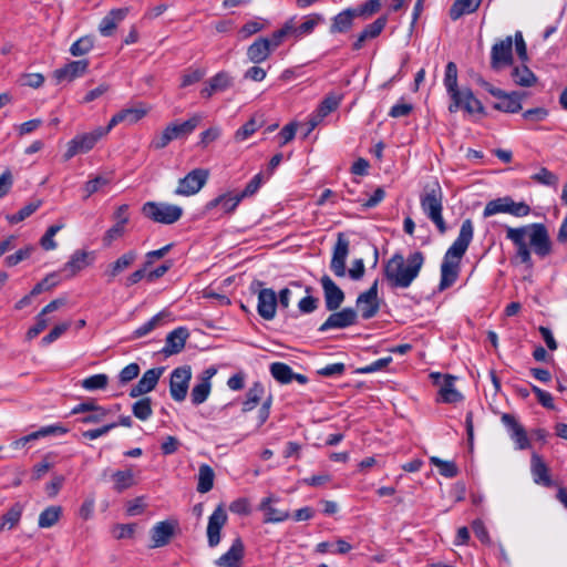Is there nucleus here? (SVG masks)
Returning a JSON list of instances; mask_svg holds the SVG:
<instances>
[{"mask_svg":"<svg viewBox=\"0 0 567 567\" xmlns=\"http://www.w3.org/2000/svg\"><path fill=\"white\" fill-rule=\"evenodd\" d=\"M506 238L516 248V259L528 269L534 267L530 249L542 259L548 257L553 251V243L548 229L540 223L517 228L507 227Z\"/></svg>","mask_w":567,"mask_h":567,"instance_id":"1","label":"nucleus"},{"mask_svg":"<svg viewBox=\"0 0 567 567\" xmlns=\"http://www.w3.org/2000/svg\"><path fill=\"white\" fill-rule=\"evenodd\" d=\"M474 237L473 221L465 219L454 243L446 250L441 265L439 290L443 291L455 284L461 270V259L465 255Z\"/></svg>","mask_w":567,"mask_h":567,"instance_id":"2","label":"nucleus"},{"mask_svg":"<svg viewBox=\"0 0 567 567\" xmlns=\"http://www.w3.org/2000/svg\"><path fill=\"white\" fill-rule=\"evenodd\" d=\"M423 264L421 251L410 254L406 259L401 254H394L384 265L383 274L391 288L405 289L417 278Z\"/></svg>","mask_w":567,"mask_h":567,"instance_id":"3","label":"nucleus"},{"mask_svg":"<svg viewBox=\"0 0 567 567\" xmlns=\"http://www.w3.org/2000/svg\"><path fill=\"white\" fill-rule=\"evenodd\" d=\"M444 86L451 99L449 105L450 113H455L463 110L468 114L480 113L484 114V106L482 102L475 97L472 90L466 87L458 89L457 85V66L454 62H449L445 66Z\"/></svg>","mask_w":567,"mask_h":567,"instance_id":"4","label":"nucleus"},{"mask_svg":"<svg viewBox=\"0 0 567 567\" xmlns=\"http://www.w3.org/2000/svg\"><path fill=\"white\" fill-rule=\"evenodd\" d=\"M420 205L424 215L435 225L437 231L444 235L447 225L443 217V190L437 182L426 185L420 196Z\"/></svg>","mask_w":567,"mask_h":567,"instance_id":"5","label":"nucleus"},{"mask_svg":"<svg viewBox=\"0 0 567 567\" xmlns=\"http://www.w3.org/2000/svg\"><path fill=\"white\" fill-rule=\"evenodd\" d=\"M142 213L154 223L172 225L181 219L183 209L168 203L147 202L143 205Z\"/></svg>","mask_w":567,"mask_h":567,"instance_id":"6","label":"nucleus"},{"mask_svg":"<svg viewBox=\"0 0 567 567\" xmlns=\"http://www.w3.org/2000/svg\"><path fill=\"white\" fill-rule=\"evenodd\" d=\"M110 132L109 127H97L90 133L76 135L68 143V148L64 154L66 161L80 153H86L91 151L97 141L105 136Z\"/></svg>","mask_w":567,"mask_h":567,"instance_id":"7","label":"nucleus"},{"mask_svg":"<svg viewBox=\"0 0 567 567\" xmlns=\"http://www.w3.org/2000/svg\"><path fill=\"white\" fill-rule=\"evenodd\" d=\"M480 84L482 85V80H480ZM483 86L489 94L499 100L493 106L495 110L506 113H518L522 110V99L525 96V93L517 91L506 93L487 82H483Z\"/></svg>","mask_w":567,"mask_h":567,"instance_id":"8","label":"nucleus"},{"mask_svg":"<svg viewBox=\"0 0 567 567\" xmlns=\"http://www.w3.org/2000/svg\"><path fill=\"white\" fill-rule=\"evenodd\" d=\"M208 177V169L195 168L178 181V185L174 193L179 196L195 195L205 186Z\"/></svg>","mask_w":567,"mask_h":567,"instance_id":"9","label":"nucleus"},{"mask_svg":"<svg viewBox=\"0 0 567 567\" xmlns=\"http://www.w3.org/2000/svg\"><path fill=\"white\" fill-rule=\"evenodd\" d=\"M192 369L189 365L178 367L172 371L169 394L174 401L183 402L186 399Z\"/></svg>","mask_w":567,"mask_h":567,"instance_id":"10","label":"nucleus"},{"mask_svg":"<svg viewBox=\"0 0 567 567\" xmlns=\"http://www.w3.org/2000/svg\"><path fill=\"white\" fill-rule=\"evenodd\" d=\"M513 38L496 41L491 49V68L498 71L513 64Z\"/></svg>","mask_w":567,"mask_h":567,"instance_id":"11","label":"nucleus"},{"mask_svg":"<svg viewBox=\"0 0 567 567\" xmlns=\"http://www.w3.org/2000/svg\"><path fill=\"white\" fill-rule=\"evenodd\" d=\"M350 243L343 233H339L333 246L330 269L337 277H344L347 274L346 261L349 255Z\"/></svg>","mask_w":567,"mask_h":567,"instance_id":"12","label":"nucleus"},{"mask_svg":"<svg viewBox=\"0 0 567 567\" xmlns=\"http://www.w3.org/2000/svg\"><path fill=\"white\" fill-rule=\"evenodd\" d=\"M358 313L353 308H343L340 311H332L327 320L319 327L320 332L331 329H344L357 323Z\"/></svg>","mask_w":567,"mask_h":567,"instance_id":"13","label":"nucleus"},{"mask_svg":"<svg viewBox=\"0 0 567 567\" xmlns=\"http://www.w3.org/2000/svg\"><path fill=\"white\" fill-rule=\"evenodd\" d=\"M378 284L379 281L374 280L372 286L357 298V307L364 320L373 318L380 309L378 301Z\"/></svg>","mask_w":567,"mask_h":567,"instance_id":"14","label":"nucleus"},{"mask_svg":"<svg viewBox=\"0 0 567 567\" xmlns=\"http://www.w3.org/2000/svg\"><path fill=\"white\" fill-rule=\"evenodd\" d=\"M226 523L227 513L224 509L223 505H219L215 508V511L208 518L206 534L209 547L214 548L220 543L221 529L226 525Z\"/></svg>","mask_w":567,"mask_h":567,"instance_id":"15","label":"nucleus"},{"mask_svg":"<svg viewBox=\"0 0 567 567\" xmlns=\"http://www.w3.org/2000/svg\"><path fill=\"white\" fill-rule=\"evenodd\" d=\"M431 378L440 386L439 394L444 403H456L463 400V395L455 389V377L451 374L432 373Z\"/></svg>","mask_w":567,"mask_h":567,"instance_id":"16","label":"nucleus"},{"mask_svg":"<svg viewBox=\"0 0 567 567\" xmlns=\"http://www.w3.org/2000/svg\"><path fill=\"white\" fill-rule=\"evenodd\" d=\"M320 284L323 290L327 310L334 311L339 309L346 298L342 289L328 275L321 277Z\"/></svg>","mask_w":567,"mask_h":567,"instance_id":"17","label":"nucleus"},{"mask_svg":"<svg viewBox=\"0 0 567 567\" xmlns=\"http://www.w3.org/2000/svg\"><path fill=\"white\" fill-rule=\"evenodd\" d=\"M164 372V368H153L144 372L142 378L138 380V382L131 389L130 396L131 398H138L141 395H144L151 391H153L157 383L159 378L162 377Z\"/></svg>","mask_w":567,"mask_h":567,"instance_id":"18","label":"nucleus"},{"mask_svg":"<svg viewBox=\"0 0 567 567\" xmlns=\"http://www.w3.org/2000/svg\"><path fill=\"white\" fill-rule=\"evenodd\" d=\"M502 423L508 430L511 439L516 443L518 450L529 447L527 433L522 424L518 423L513 414L504 413L501 417Z\"/></svg>","mask_w":567,"mask_h":567,"instance_id":"19","label":"nucleus"},{"mask_svg":"<svg viewBox=\"0 0 567 567\" xmlns=\"http://www.w3.org/2000/svg\"><path fill=\"white\" fill-rule=\"evenodd\" d=\"M278 299L276 292L270 288L260 289L258 292V315L265 320H272L276 316Z\"/></svg>","mask_w":567,"mask_h":567,"instance_id":"20","label":"nucleus"},{"mask_svg":"<svg viewBox=\"0 0 567 567\" xmlns=\"http://www.w3.org/2000/svg\"><path fill=\"white\" fill-rule=\"evenodd\" d=\"M245 556V545L240 537L234 539L230 548L216 561L217 567H240Z\"/></svg>","mask_w":567,"mask_h":567,"instance_id":"21","label":"nucleus"},{"mask_svg":"<svg viewBox=\"0 0 567 567\" xmlns=\"http://www.w3.org/2000/svg\"><path fill=\"white\" fill-rule=\"evenodd\" d=\"M388 23V17L381 16L372 23L367 24L364 29L358 34L357 40L352 44V49L355 51L361 50L365 42L378 38L384 30Z\"/></svg>","mask_w":567,"mask_h":567,"instance_id":"22","label":"nucleus"},{"mask_svg":"<svg viewBox=\"0 0 567 567\" xmlns=\"http://www.w3.org/2000/svg\"><path fill=\"white\" fill-rule=\"evenodd\" d=\"M234 85V78L226 71H220L209 79L207 85L202 89L200 95L209 99L213 94L225 92Z\"/></svg>","mask_w":567,"mask_h":567,"instance_id":"23","label":"nucleus"},{"mask_svg":"<svg viewBox=\"0 0 567 567\" xmlns=\"http://www.w3.org/2000/svg\"><path fill=\"white\" fill-rule=\"evenodd\" d=\"M89 68V60H78L66 63L64 66L56 69L53 76L58 83L63 81H73L74 79L83 75Z\"/></svg>","mask_w":567,"mask_h":567,"instance_id":"24","label":"nucleus"},{"mask_svg":"<svg viewBox=\"0 0 567 567\" xmlns=\"http://www.w3.org/2000/svg\"><path fill=\"white\" fill-rule=\"evenodd\" d=\"M90 265L89 252L85 250H75L68 262L63 265V267L58 271L60 272V277L62 275L65 279L73 278L78 272L83 270Z\"/></svg>","mask_w":567,"mask_h":567,"instance_id":"25","label":"nucleus"},{"mask_svg":"<svg viewBox=\"0 0 567 567\" xmlns=\"http://www.w3.org/2000/svg\"><path fill=\"white\" fill-rule=\"evenodd\" d=\"M189 332L185 327H178L169 332L166 337L165 347L162 349V353L165 355H172L179 353L184 348Z\"/></svg>","mask_w":567,"mask_h":567,"instance_id":"26","label":"nucleus"},{"mask_svg":"<svg viewBox=\"0 0 567 567\" xmlns=\"http://www.w3.org/2000/svg\"><path fill=\"white\" fill-rule=\"evenodd\" d=\"M530 473L535 484L545 487H550L553 485V480L547 464L544 462L543 457L536 453H533L530 458Z\"/></svg>","mask_w":567,"mask_h":567,"instance_id":"27","label":"nucleus"},{"mask_svg":"<svg viewBox=\"0 0 567 567\" xmlns=\"http://www.w3.org/2000/svg\"><path fill=\"white\" fill-rule=\"evenodd\" d=\"M128 8L112 9L100 22L99 31L103 37H111L117 25L126 18Z\"/></svg>","mask_w":567,"mask_h":567,"instance_id":"28","label":"nucleus"},{"mask_svg":"<svg viewBox=\"0 0 567 567\" xmlns=\"http://www.w3.org/2000/svg\"><path fill=\"white\" fill-rule=\"evenodd\" d=\"M136 259L137 252L135 250H128L120 256L115 261L111 262L104 272L107 277V281L111 282L114 278L128 269Z\"/></svg>","mask_w":567,"mask_h":567,"instance_id":"29","label":"nucleus"},{"mask_svg":"<svg viewBox=\"0 0 567 567\" xmlns=\"http://www.w3.org/2000/svg\"><path fill=\"white\" fill-rule=\"evenodd\" d=\"M68 432V429L62 426L61 424H52L42 426L40 430L34 431L17 441L13 442V447L19 449L24 446L27 443L31 441H35L42 437H47L50 435H63Z\"/></svg>","mask_w":567,"mask_h":567,"instance_id":"30","label":"nucleus"},{"mask_svg":"<svg viewBox=\"0 0 567 567\" xmlns=\"http://www.w3.org/2000/svg\"><path fill=\"white\" fill-rule=\"evenodd\" d=\"M278 498L269 496L261 501L260 511L264 512V523H281L290 517L288 509L277 508L272 505Z\"/></svg>","mask_w":567,"mask_h":567,"instance_id":"31","label":"nucleus"},{"mask_svg":"<svg viewBox=\"0 0 567 567\" xmlns=\"http://www.w3.org/2000/svg\"><path fill=\"white\" fill-rule=\"evenodd\" d=\"M147 114V110L143 107L124 109L114 114L110 120L107 127L111 131L120 123L134 124L142 120Z\"/></svg>","mask_w":567,"mask_h":567,"instance_id":"32","label":"nucleus"},{"mask_svg":"<svg viewBox=\"0 0 567 567\" xmlns=\"http://www.w3.org/2000/svg\"><path fill=\"white\" fill-rule=\"evenodd\" d=\"M271 52L267 38L260 37L247 48L246 54L250 62L259 64L266 61Z\"/></svg>","mask_w":567,"mask_h":567,"instance_id":"33","label":"nucleus"},{"mask_svg":"<svg viewBox=\"0 0 567 567\" xmlns=\"http://www.w3.org/2000/svg\"><path fill=\"white\" fill-rule=\"evenodd\" d=\"M174 535V524L171 522L164 520L157 523L152 529H151V538L153 540L152 548L156 547H163L167 545L171 540V538Z\"/></svg>","mask_w":567,"mask_h":567,"instance_id":"34","label":"nucleus"},{"mask_svg":"<svg viewBox=\"0 0 567 567\" xmlns=\"http://www.w3.org/2000/svg\"><path fill=\"white\" fill-rule=\"evenodd\" d=\"M203 116L200 114H194L187 121L183 123H171L167 128L173 140L182 138L192 134L195 128L199 125Z\"/></svg>","mask_w":567,"mask_h":567,"instance_id":"35","label":"nucleus"},{"mask_svg":"<svg viewBox=\"0 0 567 567\" xmlns=\"http://www.w3.org/2000/svg\"><path fill=\"white\" fill-rule=\"evenodd\" d=\"M357 18L352 8L346 9L338 13L332 19V23L330 25L331 33H346L348 32L352 25L353 20Z\"/></svg>","mask_w":567,"mask_h":567,"instance_id":"36","label":"nucleus"},{"mask_svg":"<svg viewBox=\"0 0 567 567\" xmlns=\"http://www.w3.org/2000/svg\"><path fill=\"white\" fill-rule=\"evenodd\" d=\"M481 3L482 0H455L450 8L449 16L453 21H456L464 14L475 12Z\"/></svg>","mask_w":567,"mask_h":567,"instance_id":"37","label":"nucleus"},{"mask_svg":"<svg viewBox=\"0 0 567 567\" xmlns=\"http://www.w3.org/2000/svg\"><path fill=\"white\" fill-rule=\"evenodd\" d=\"M241 202V198L238 195H230V194H223L218 197L209 200L205 209L206 212H212L213 209L217 208L218 206H221V209L224 213H231L236 209L238 204Z\"/></svg>","mask_w":567,"mask_h":567,"instance_id":"38","label":"nucleus"},{"mask_svg":"<svg viewBox=\"0 0 567 567\" xmlns=\"http://www.w3.org/2000/svg\"><path fill=\"white\" fill-rule=\"evenodd\" d=\"M324 21L323 17L319 13H311L305 17V21L299 25L292 22L291 34L299 38L313 32L315 28Z\"/></svg>","mask_w":567,"mask_h":567,"instance_id":"39","label":"nucleus"},{"mask_svg":"<svg viewBox=\"0 0 567 567\" xmlns=\"http://www.w3.org/2000/svg\"><path fill=\"white\" fill-rule=\"evenodd\" d=\"M112 181H113L112 172L101 174V175H97V176L89 179L83 186L84 199H87L93 194L100 192L104 186H107L109 184H111Z\"/></svg>","mask_w":567,"mask_h":567,"instance_id":"40","label":"nucleus"},{"mask_svg":"<svg viewBox=\"0 0 567 567\" xmlns=\"http://www.w3.org/2000/svg\"><path fill=\"white\" fill-rule=\"evenodd\" d=\"M511 76L516 85L524 87L533 86L537 81L536 75L529 70L528 66L525 65V63L513 68Z\"/></svg>","mask_w":567,"mask_h":567,"instance_id":"41","label":"nucleus"},{"mask_svg":"<svg viewBox=\"0 0 567 567\" xmlns=\"http://www.w3.org/2000/svg\"><path fill=\"white\" fill-rule=\"evenodd\" d=\"M23 509H24V506L21 504V503H14L6 514L2 515L1 517V523H0V532L4 530L6 528L7 529H12L14 528L21 517H22V513H23Z\"/></svg>","mask_w":567,"mask_h":567,"instance_id":"42","label":"nucleus"},{"mask_svg":"<svg viewBox=\"0 0 567 567\" xmlns=\"http://www.w3.org/2000/svg\"><path fill=\"white\" fill-rule=\"evenodd\" d=\"M62 515V507L58 505H51L43 509L38 519L40 528H50L54 526Z\"/></svg>","mask_w":567,"mask_h":567,"instance_id":"43","label":"nucleus"},{"mask_svg":"<svg viewBox=\"0 0 567 567\" xmlns=\"http://www.w3.org/2000/svg\"><path fill=\"white\" fill-rule=\"evenodd\" d=\"M265 393V388L260 382H255L246 393V400L243 402V412H249L257 406Z\"/></svg>","mask_w":567,"mask_h":567,"instance_id":"44","label":"nucleus"},{"mask_svg":"<svg viewBox=\"0 0 567 567\" xmlns=\"http://www.w3.org/2000/svg\"><path fill=\"white\" fill-rule=\"evenodd\" d=\"M111 478L114 483L113 488L117 493H122L135 485V478L132 470L116 471L112 473Z\"/></svg>","mask_w":567,"mask_h":567,"instance_id":"45","label":"nucleus"},{"mask_svg":"<svg viewBox=\"0 0 567 567\" xmlns=\"http://www.w3.org/2000/svg\"><path fill=\"white\" fill-rule=\"evenodd\" d=\"M271 377L281 384H288L293 381L292 369L284 362H274L269 367Z\"/></svg>","mask_w":567,"mask_h":567,"instance_id":"46","label":"nucleus"},{"mask_svg":"<svg viewBox=\"0 0 567 567\" xmlns=\"http://www.w3.org/2000/svg\"><path fill=\"white\" fill-rule=\"evenodd\" d=\"M215 473L208 464H202L198 470L197 491L208 493L214 486Z\"/></svg>","mask_w":567,"mask_h":567,"instance_id":"47","label":"nucleus"},{"mask_svg":"<svg viewBox=\"0 0 567 567\" xmlns=\"http://www.w3.org/2000/svg\"><path fill=\"white\" fill-rule=\"evenodd\" d=\"M169 317V312L161 311L151 318L147 322L138 327L133 332V339L142 338L153 331L156 327H158L165 318Z\"/></svg>","mask_w":567,"mask_h":567,"instance_id":"48","label":"nucleus"},{"mask_svg":"<svg viewBox=\"0 0 567 567\" xmlns=\"http://www.w3.org/2000/svg\"><path fill=\"white\" fill-rule=\"evenodd\" d=\"M210 381L209 377L204 378L198 384H196L190 393V400L194 405L204 403L210 393Z\"/></svg>","mask_w":567,"mask_h":567,"instance_id":"49","label":"nucleus"},{"mask_svg":"<svg viewBox=\"0 0 567 567\" xmlns=\"http://www.w3.org/2000/svg\"><path fill=\"white\" fill-rule=\"evenodd\" d=\"M509 210V196L499 197L488 202L483 210L485 218L499 213H507Z\"/></svg>","mask_w":567,"mask_h":567,"instance_id":"50","label":"nucleus"},{"mask_svg":"<svg viewBox=\"0 0 567 567\" xmlns=\"http://www.w3.org/2000/svg\"><path fill=\"white\" fill-rule=\"evenodd\" d=\"M60 272L53 271L47 275L40 282H38L31 290V296H38L44 291H49L56 287L61 281Z\"/></svg>","mask_w":567,"mask_h":567,"instance_id":"51","label":"nucleus"},{"mask_svg":"<svg viewBox=\"0 0 567 567\" xmlns=\"http://www.w3.org/2000/svg\"><path fill=\"white\" fill-rule=\"evenodd\" d=\"M42 205V200L41 199H35V200H32L30 203H28L25 206H23L18 213L13 214V215H9L7 218H8V221L10 224H18L22 220H24L25 218H28L29 216H31L34 212H37Z\"/></svg>","mask_w":567,"mask_h":567,"instance_id":"52","label":"nucleus"},{"mask_svg":"<svg viewBox=\"0 0 567 567\" xmlns=\"http://www.w3.org/2000/svg\"><path fill=\"white\" fill-rule=\"evenodd\" d=\"M342 100V95H337L334 93L328 94L319 104L317 112L319 113V117H326L331 112L336 111L340 105Z\"/></svg>","mask_w":567,"mask_h":567,"instance_id":"53","label":"nucleus"},{"mask_svg":"<svg viewBox=\"0 0 567 567\" xmlns=\"http://www.w3.org/2000/svg\"><path fill=\"white\" fill-rule=\"evenodd\" d=\"M430 463L439 468L442 476L453 478L458 474V468L454 462L443 461L437 456H431Z\"/></svg>","mask_w":567,"mask_h":567,"instance_id":"54","label":"nucleus"},{"mask_svg":"<svg viewBox=\"0 0 567 567\" xmlns=\"http://www.w3.org/2000/svg\"><path fill=\"white\" fill-rule=\"evenodd\" d=\"M132 412L141 421L150 419L153 413L151 398H143L136 401L132 406Z\"/></svg>","mask_w":567,"mask_h":567,"instance_id":"55","label":"nucleus"},{"mask_svg":"<svg viewBox=\"0 0 567 567\" xmlns=\"http://www.w3.org/2000/svg\"><path fill=\"white\" fill-rule=\"evenodd\" d=\"M94 47V38L84 35L76 40L70 48V53L73 56H81L89 53Z\"/></svg>","mask_w":567,"mask_h":567,"instance_id":"56","label":"nucleus"},{"mask_svg":"<svg viewBox=\"0 0 567 567\" xmlns=\"http://www.w3.org/2000/svg\"><path fill=\"white\" fill-rule=\"evenodd\" d=\"M107 383L109 377L103 373L91 375L81 381L82 388L87 391L103 390Z\"/></svg>","mask_w":567,"mask_h":567,"instance_id":"57","label":"nucleus"},{"mask_svg":"<svg viewBox=\"0 0 567 567\" xmlns=\"http://www.w3.org/2000/svg\"><path fill=\"white\" fill-rule=\"evenodd\" d=\"M291 29L292 20H289L284 24L281 29L275 31L269 38H267L271 51H275L278 47L281 45L284 39L288 34H291Z\"/></svg>","mask_w":567,"mask_h":567,"instance_id":"58","label":"nucleus"},{"mask_svg":"<svg viewBox=\"0 0 567 567\" xmlns=\"http://www.w3.org/2000/svg\"><path fill=\"white\" fill-rule=\"evenodd\" d=\"M532 179L538 184L551 187H556L559 181L558 176L546 167H542L532 176Z\"/></svg>","mask_w":567,"mask_h":567,"instance_id":"59","label":"nucleus"},{"mask_svg":"<svg viewBox=\"0 0 567 567\" xmlns=\"http://www.w3.org/2000/svg\"><path fill=\"white\" fill-rule=\"evenodd\" d=\"M381 0H368L357 8H352L357 17L369 18L381 9Z\"/></svg>","mask_w":567,"mask_h":567,"instance_id":"60","label":"nucleus"},{"mask_svg":"<svg viewBox=\"0 0 567 567\" xmlns=\"http://www.w3.org/2000/svg\"><path fill=\"white\" fill-rule=\"evenodd\" d=\"M34 250H35L34 246H31V245H29L24 248H21L18 251H16L14 254L6 257L4 264L8 267H13V266L18 265L19 262L28 259Z\"/></svg>","mask_w":567,"mask_h":567,"instance_id":"61","label":"nucleus"},{"mask_svg":"<svg viewBox=\"0 0 567 567\" xmlns=\"http://www.w3.org/2000/svg\"><path fill=\"white\" fill-rule=\"evenodd\" d=\"M71 327L70 321H65L62 323H59L52 328V330L42 338L41 343L42 346H49L50 343L54 342L56 339H59L64 332H66Z\"/></svg>","mask_w":567,"mask_h":567,"instance_id":"62","label":"nucleus"},{"mask_svg":"<svg viewBox=\"0 0 567 567\" xmlns=\"http://www.w3.org/2000/svg\"><path fill=\"white\" fill-rule=\"evenodd\" d=\"M262 183H264V175H262V173H258L249 181V183L246 185L244 190L237 195L241 198V200L246 197H250L258 192V189L261 187Z\"/></svg>","mask_w":567,"mask_h":567,"instance_id":"63","label":"nucleus"},{"mask_svg":"<svg viewBox=\"0 0 567 567\" xmlns=\"http://www.w3.org/2000/svg\"><path fill=\"white\" fill-rule=\"evenodd\" d=\"M259 127V124L255 118H250L248 122H246L241 127H239L235 133V140L237 142H243L247 140L249 136H251L257 128Z\"/></svg>","mask_w":567,"mask_h":567,"instance_id":"64","label":"nucleus"}]
</instances>
